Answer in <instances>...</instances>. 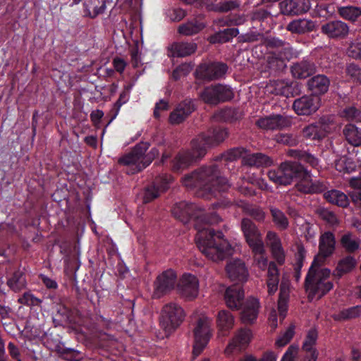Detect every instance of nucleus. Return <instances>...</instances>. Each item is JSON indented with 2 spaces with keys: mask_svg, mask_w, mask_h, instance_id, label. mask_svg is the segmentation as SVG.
I'll return each mask as SVG.
<instances>
[{
  "mask_svg": "<svg viewBox=\"0 0 361 361\" xmlns=\"http://www.w3.org/2000/svg\"><path fill=\"white\" fill-rule=\"evenodd\" d=\"M318 337L317 331L314 329H311L305 338V340L302 344V350L309 352L317 350L316 348H314L316 344V341Z\"/></svg>",
  "mask_w": 361,
  "mask_h": 361,
  "instance_id": "54",
  "label": "nucleus"
},
{
  "mask_svg": "<svg viewBox=\"0 0 361 361\" xmlns=\"http://www.w3.org/2000/svg\"><path fill=\"white\" fill-rule=\"evenodd\" d=\"M130 88V85L126 86L124 90L120 94L118 99L114 104V107L116 109L115 116L117 115L121 106L129 100Z\"/></svg>",
  "mask_w": 361,
  "mask_h": 361,
  "instance_id": "60",
  "label": "nucleus"
},
{
  "mask_svg": "<svg viewBox=\"0 0 361 361\" xmlns=\"http://www.w3.org/2000/svg\"><path fill=\"white\" fill-rule=\"evenodd\" d=\"M240 228L249 247L263 243L260 231L250 219L243 218L240 221Z\"/></svg>",
  "mask_w": 361,
  "mask_h": 361,
  "instance_id": "19",
  "label": "nucleus"
},
{
  "mask_svg": "<svg viewBox=\"0 0 361 361\" xmlns=\"http://www.w3.org/2000/svg\"><path fill=\"white\" fill-rule=\"evenodd\" d=\"M264 44L267 49H275L277 54H283L284 56H292L293 49L290 44L276 37L266 38Z\"/></svg>",
  "mask_w": 361,
  "mask_h": 361,
  "instance_id": "30",
  "label": "nucleus"
},
{
  "mask_svg": "<svg viewBox=\"0 0 361 361\" xmlns=\"http://www.w3.org/2000/svg\"><path fill=\"white\" fill-rule=\"evenodd\" d=\"M332 318L337 322L350 320L360 317L358 306H353L349 308L343 309L336 314H334Z\"/></svg>",
  "mask_w": 361,
  "mask_h": 361,
  "instance_id": "49",
  "label": "nucleus"
},
{
  "mask_svg": "<svg viewBox=\"0 0 361 361\" xmlns=\"http://www.w3.org/2000/svg\"><path fill=\"white\" fill-rule=\"evenodd\" d=\"M274 90L272 92L277 95L286 97H295L301 92V87L297 82H287L285 80H275L271 83Z\"/></svg>",
  "mask_w": 361,
  "mask_h": 361,
  "instance_id": "24",
  "label": "nucleus"
},
{
  "mask_svg": "<svg viewBox=\"0 0 361 361\" xmlns=\"http://www.w3.org/2000/svg\"><path fill=\"white\" fill-rule=\"evenodd\" d=\"M195 105L191 99H185L178 104L176 108L170 114L169 122L178 125L183 122L194 111Z\"/></svg>",
  "mask_w": 361,
  "mask_h": 361,
  "instance_id": "23",
  "label": "nucleus"
},
{
  "mask_svg": "<svg viewBox=\"0 0 361 361\" xmlns=\"http://www.w3.org/2000/svg\"><path fill=\"white\" fill-rule=\"evenodd\" d=\"M333 120L330 116H322L318 121L305 126L302 136L309 140L320 141L332 131Z\"/></svg>",
  "mask_w": 361,
  "mask_h": 361,
  "instance_id": "11",
  "label": "nucleus"
},
{
  "mask_svg": "<svg viewBox=\"0 0 361 361\" xmlns=\"http://www.w3.org/2000/svg\"><path fill=\"white\" fill-rule=\"evenodd\" d=\"M238 34L239 30L238 28H226L211 35L209 37V41L212 44H223L229 42Z\"/></svg>",
  "mask_w": 361,
  "mask_h": 361,
  "instance_id": "41",
  "label": "nucleus"
},
{
  "mask_svg": "<svg viewBox=\"0 0 361 361\" xmlns=\"http://www.w3.org/2000/svg\"><path fill=\"white\" fill-rule=\"evenodd\" d=\"M149 147V143L147 142H141L137 144L133 149L128 154L119 158L118 162L121 165L132 167V174L137 173L145 169L142 165L144 164V154Z\"/></svg>",
  "mask_w": 361,
  "mask_h": 361,
  "instance_id": "10",
  "label": "nucleus"
},
{
  "mask_svg": "<svg viewBox=\"0 0 361 361\" xmlns=\"http://www.w3.org/2000/svg\"><path fill=\"white\" fill-rule=\"evenodd\" d=\"M25 272L22 270L16 271L8 279L7 285L14 292H19L26 286Z\"/></svg>",
  "mask_w": 361,
  "mask_h": 361,
  "instance_id": "43",
  "label": "nucleus"
},
{
  "mask_svg": "<svg viewBox=\"0 0 361 361\" xmlns=\"http://www.w3.org/2000/svg\"><path fill=\"white\" fill-rule=\"evenodd\" d=\"M298 161H285L280 164L277 169L269 170L267 173L269 179L279 185H290L295 174L300 170Z\"/></svg>",
  "mask_w": 361,
  "mask_h": 361,
  "instance_id": "8",
  "label": "nucleus"
},
{
  "mask_svg": "<svg viewBox=\"0 0 361 361\" xmlns=\"http://www.w3.org/2000/svg\"><path fill=\"white\" fill-rule=\"evenodd\" d=\"M42 299L35 297L30 291L25 292L18 299V302L30 307L31 309L35 307H42Z\"/></svg>",
  "mask_w": 361,
  "mask_h": 361,
  "instance_id": "51",
  "label": "nucleus"
},
{
  "mask_svg": "<svg viewBox=\"0 0 361 361\" xmlns=\"http://www.w3.org/2000/svg\"><path fill=\"white\" fill-rule=\"evenodd\" d=\"M281 13L286 16H300L307 13L311 4L309 0H283L280 4Z\"/></svg>",
  "mask_w": 361,
  "mask_h": 361,
  "instance_id": "21",
  "label": "nucleus"
},
{
  "mask_svg": "<svg viewBox=\"0 0 361 361\" xmlns=\"http://www.w3.org/2000/svg\"><path fill=\"white\" fill-rule=\"evenodd\" d=\"M330 85V80L322 74H318L310 78L307 82V89L312 94L318 97L327 92Z\"/></svg>",
  "mask_w": 361,
  "mask_h": 361,
  "instance_id": "27",
  "label": "nucleus"
},
{
  "mask_svg": "<svg viewBox=\"0 0 361 361\" xmlns=\"http://www.w3.org/2000/svg\"><path fill=\"white\" fill-rule=\"evenodd\" d=\"M348 56L355 59H361V43L351 42L347 49Z\"/></svg>",
  "mask_w": 361,
  "mask_h": 361,
  "instance_id": "62",
  "label": "nucleus"
},
{
  "mask_svg": "<svg viewBox=\"0 0 361 361\" xmlns=\"http://www.w3.org/2000/svg\"><path fill=\"white\" fill-rule=\"evenodd\" d=\"M291 118L286 115L271 114L261 117L256 121V125L264 130H281L291 126Z\"/></svg>",
  "mask_w": 361,
  "mask_h": 361,
  "instance_id": "15",
  "label": "nucleus"
},
{
  "mask_svg": "<svg viewBox=\"0 0 361 361\" xmlns=\"http://www.w3.org/2000/svg\"><path fill=\"white\" fill-rule=\"evenodd\" d=\"M205 156V150L197 146L195 141L190 142V149H181L171 161V170L181 173Z\"/></svg>",
  "mask_w": 361,
  "mask_h": 361,
  "instance_id": "4",
  "label": "nucleus"
},
{
  "mask_svg": "<svg viewBox=\"0 0 361 361\" xmlns=\"http://www.w3.org/2000/svg\"><path fill=\"white\" fill-rule=\"evenodd\" d=\"M216 96L217 94L215 85L208 86L205 87L202 92L200 93V97L201 99L209 104H218Z\"/></svg>",
  "mask_w": 361,
  "mask_h": 361,
  "instance_id": "52",
  "label": "nucleus"
},
{
  "mask_svg": "<svg viewBox=\"0 0 361 361\" xmlns=\"http://www.w3.org/2000/svg\"><path fill=\"white\" fill-rule=\"evenodd\" d=\"M320 265L321 264H317V259H314L306 276L305 286L310 300H312L316 295L321 298L334 287L333 283L328 281L330 269H320Z\"/></svg>",
  "mask_w": 361,
  "mask_h": 361,
  "instance_id": "3",
  "label": "nucleus"
},
{
  "mask_svg": "<svg viewBox=\"0 0 361 361\" xmlns=\"http://www.w3.org/2000/svg\"><path fill=\"white\" fill-rule=\"evenodd\" d=\"M290 71L295 78L305 79L316 72V66L313 62L303 60L294 63Z\"/></svg>",
  "mask_w": 361,
  "mask_h": 361,
  "instance_id": "29",
  "label": "nucleus"
},
{
  "mask_svg": "<svg viewBox=\"0 0 361 361\" xmlns=\"http://www.w3.org/2000/svg\"><path fill=\"white\" fill-rule=\"evenodd\" d=\"M228 66L224 63H205L200 64L196 69V77L207 81L218 80L226 74Z\"/></svg>",
  "mask_w": 361,
  "mask_h": 361,
  "instance_id": "14",
  "label": "nucleus"
},
{
  "mask_svg": "<svg viewBox=\"0 0 361 361\" xmlns=\"http://www.w3.org/2000/svg\"><path fill=\"white\" fill-rule=\"evenodd\" d=\"M178 289L182 297L188 300H192L197 296L199 281L195 276L185 274L180 281Z\"/></svg>",
  "mask_w": 361,
  "mask_h": 361,
  "instance_id": "20",
  "label": "nucleus"
},
{
  "mask_svg": "<svg viewBox=\"0 0 361 361\" xmlns=\"http://www.w3.org/2000/svg\"><path fill=\"white\" fill-rule=\"evenodd\" d=\"M243 165L254 167L269 166L272 164L271 159L262 153H253L243 156Z\"/></svg>",
  "mask_w": 361,
  "mask_h": 361,
  "instance_id": "31",
  "label": "nucleus"
},
{
  "mask_svg": "<svg viewBox=\"0 0 361 361\" xmlns=\"http://www.w3.org/2000/svg\"><path fill=\"white\" fill-rule=\"evenodd\" d=\"M317 213L321 219L331 225H334L338 223L336 214L327 209L319 208L317 210Z\"/></svg>",
  "mask_w": 361,
  "mask_h": 361,
  "instance_id": "58",
  "label": "nucleus"
},
{
  "mask_svg": "<svg viewBox=\"0 0 361 361\" xmlns=\"http://www.w3.org/2000/svg\"><path fill=\"white\" fill-rule=\"evenodd\" d=\"M215 88L218 104L231 100L233 97V92L230 87L218 84L215 85Z\"/></svg>",
  "mask_w": 361,
  "mask_h": 361,
  "instance_id": "53",
  "label": "nucleus"
},
{
  "mask_svg": "<svg viewBox=\"0 0 361 361\" xmlns=\"http://www.w3.org/2000/svg\"><path fill=\"white\" fill-rule=\"evenodd\" d=\"M298 345H290L283 355L281 361H294L298 353Z\"/></svg>",
  "mask_w": 361,
  "mask_h": 361,
  "instance_id": "64",
  "label": "nucleus"
},
{
  "mask_svg": "<svg viewBox=\"0 0 361 361\" xmlns=\"http://www.w3.org/2000/svg\"><path fill=\"white\" fill-rule=\"evenodd\" d=\"M325 199L330 203L341 207H347L349 205L348 196L338 190H331L324 193Z\"/></svg>",
  "mask_w": 361,
  "mask_h": 361,
  "instance_id": "42",
  "label": "nucleus"
},
{
  "mask_svg": "<svg viewBox=\"0 0 361 361\" xmlns=\"http://www.w3.org/2000/svg\"><path fill=\"white\" fill-rule=\"evenodd\" d=\"M294 336V326H290L285 333L280 336L276 341V345L279 347H283L288 344Z\"/></svg>",
  "mask_w": 361,
  "mask_h": 361,
  "instance_id": "61",
  "label": "nucleus"
},
{
  "mask_svg": "<svg viewBox=\"0 0 361 361\" xmlns=\"http://www.w3.org/2000/svg\"><path fill=\"white\" fill-rule=\"evenodd\" d=\"M356 265V260L351 256L341 259L334 271V276L341 278L343 275L351 271Z\"/></svg>",
  "mask_w": 361,
  "mask_h": 361,
  "instance_id": "44",
  "label": "nucleus"
},
{
  "mask_svg": "<svg viewBox=\"0 0 361 361\" xmlns=\"http://www.w3.org/2000/svg\"><path fill=\"white\" fill-rule=\"evenodd\" d=\"M226 272L232 281L243 282L247 280L248 276V271L245 263L239 259H233L227 264Z\"/></svg>",
  "mask_w": 361,
  "mask_h": 361,
  "instance_id": "26",
  "label": "nucleus"
},
{
  "mask_svg": "<svg viewBox=\"0 0 361 361\" xmlns=\"http://www.w3.org/2000/svg\"><path fill=\"white\" fill-rule=\"evenodd\" d=\"M244 292L240 286L233 285L228 287L224 294V300L228 308L237 310L242 305Z\"/></svg>",
  "mask_w": 361,
  "mask_h": 361,
  "instance_id": "25",
  "label": "nucleus"
},
{
  "mask_svg": "<svg viewBox=\"0 0 361 361\" xmlns=\"http://www.w3.org/2000/svg\"><path fill=\"white\" fill-rule=\"evenodd\" d=\"M336 240L334 235L327 231L323 233L319 238V254L314 258L317 264H322L324 259L331 256L335 250Z\"/></svg>",
  "mask_w": 361,
  "mask_h": 361,
  "instance_id": "22",
  "label": "nucleus"
},
{
  "mask_svg": "<svg viewBox=\"0 0 361 361\" xmlns=\"http://www.w3.org/2000/svg\"><path fill=\"white\" fill-rule=\"evenodd\" d=\"M176 283L175 272L169 269L164 271L157 277L154 282V298H160L173 289Z\"/></svg>",
  "mask_w": 361,
  "mask_h": 361,
  "instance_id": "16",
  "label": "nucleus"
},
{
  "mask_svg": "<svg viewBox=\"0 0 361 361\" xmlns=\"http://www.w3.org/2000/svg\"><path fill=\"white\" fill-rule=\"evenodd\" d=\"M338 13L346 20L355 22L361 16V8L353 6H339Z\"/></svg>",
  "mask_w": 361,
  "mask_h": 361,
  "instance_id": "47",
  "label": "nucleus"
},
{
  "mask_svg": "<svg viewBox=\"0 0 361 361\" xmlns=\"http://www.w3.org/2000/svg\"><path fill=\"white\" fill-rule=\"evenodd\" d=\"M84 7L85 16L94 18L104 11L106 4L99 0H89L84 4Z\"/></svg>",
  "mask_w": 361,
  "mask_h": 361,
  "instance_id": "45",
  "label": "nucleus"
},
{
  "mask_svg": "<svg viewBox=\"0 0 361 361\" xmlns=\"http://www.w3.org/2000/svg\"><path fill=\"white\" fill-rule=\"evenodd\" d=\"M320 32L329 39L340 40L347 38L350 33V27L344 21L332 20L322 24Z\"/></svg>",
  "mask_w": 361,
  "mask_h": 361,
  "instance_id": "12",
  "label": "nucleus"
},
{
  "mask_svg": "<svg viewBox=\"0 0 361 361\" xmlns=\"http://www.w3.org/2000/svg\"><path fill=\"white\" fill-rule=\"evenodd\" d=\"M288 298V290L286 288L281 287L279 298L278 301V309L280 317L282 319H284L286 315Z\"/></svg>",
  "mask_w": 361,
  "mask_h": 361,
  "instance_id": "56",
  "label": "nucleus"
},
{
  "mask_svg": "<svg viewBox=\"0 0 361 361\" xmlns=\"http://www.w3.org/2000/svg\"><path fill=\"white\" fill-rule=\"evenodd\" d=\"M242 209L244 214L250 216L257 222H264L266 219V213L259 206L247 203L243 205Z\"/></svg>",
  "mask_w": 361,
  "mask_h": 361,
  "instance_id": "46",
  "label": "nucleus"
},
{
  "mask_svg": "<svg viewBox=\"0 0 361 361\" xmlns=\"http://www.w3.org/2000/svg\"><path fill=\"white\" fill-rule=\"evenodd\" d=\"M340 243L348 253H354L360 249V239L351 232L344 233L341 238Z\"/></svg>",
  "mask_w": 361,
  "mask_h": 361,
  "instance_id": "39",
  "label": "nucleus"
},
{
  "mask_svg": "<svg viewBox=\"0 0 361 361\" xmlns=\"http://www.w3.org/2000/svg\"><path fill=\"white\" fill-rule=\"evenodd\" d=\"M356 164L354 161L348 157H342L335 161V169L339 171L350 173L355 171Z\"/></svg>",
  "mask_w": 361,
  "mask_h": 361,
  "instance_id": "50",
  "label": "nucleus"
},
{
  "mask_svg": "<svg viewBox=\"0 0 361 361\" xmlns=\"http://www.w3.org/2000/svg\"><path fill=\"white\" fill-rule=\"evenodd\" d=\"M276 140L279 143L289 146H295L298 144V138L293 134H280L276 136Z\"/></svg>",
  "mask_w": 361,
  "mask_h": 361,
  "instance_id": "59",
  "label": "nucleus"
},
{
  "mask_svg": "<svg viewBox=\"0 0 361 361\" xmlns=\"http://www.w3.org/2000/svg\"><path fill=\"white\" fill-rule=\"evenodd\" d=\"M182 183L189 189L197 188L206 192L225 190L228 188V180L221 175L215 164L204 165L182 178Z\"/></svg>",
  "mask_w": 361,
  "mask_h": 361,
  "instance_id": "2",
  "label": "nucleus"
},
{
  "mask_svg": "<svg viewBox=\"0 0 361 361\" xmlns=\"http://www.w3.org/2000/svg\"><path fill=\"white\" fill-rule=\"evenodd\" d=\"M269 210L272 221L275 226L279 230H286L289 226V221L285 214L281 210L274 207H271Z\"/></svg>",
  "mask_w": 361,
  "mask_h": 361,
  "instance_id": "48",
  "label": "nucleus"
},
{
  "mask_svg": "<svg viewBox=\"0 0 361 361\" xmlns=\"http://www.w3.org/2000/svg\"><path fill=\"white\" fill-rule=\"evenodd\" d=\"M320 106V99L313 94L304 95L295 99L293 109L298 115L308 116L316 112Z\"/></svg>",
  "mask_w": 361,
  "mask_h": 361,
  "instance_id": "17",
  "label": "nucleus"
},
{
  "mask_svg": "<svg viewBox=\"0 0 361 361\" xmlns=\"http://www.w3.org/2000/svg\"><path fill=\"white\" fill-rule=\"evenodd\" d=\"M216 323L219 331L221 332L222 336H226V332L233 327V316L227 310H221L218 313Z\"/></svg>",
  "mask_w": 361,
  "mask_h": 361,
  "instance_id": "35",
  "label": "nucleus"
},
{
  "mask_svg": "<svg viewBox=\"0 0 361 361\" xmlns=\"http://www.w3.org/2000/svg\"><path fill=\"white\" fill-rule=\"evenodd\" d=\"M314 29L315 23L306 18L292 20L286 27L287 30L296 34L310 32L314 30Z\"/></svg>",
  "mask_w": 361,
  "mask_h": 361,
  "instance_id": "32",
  "label": "nucleus"
},
{
  "mask_svg": "<svg viewBox=\"0 0 361 361\" xmlns=\"http://www.w3.org/2000/svg\"><path fill=\"white\" fill-rule=\"evenodd\" d=\"M270 250L273 258L276 259L278 264H283L285 262V252L282 244L271 248Z\"/></svg>",
  "mask_w": 361,
  "mask_h": 361,
  "instance_id": "63",
  "label": "nucleus"
},
{
  "mask_svg": "<svg viewBox=\"0 0 361 361\" xmlns=\"http://www.w3.org/2000/svg\"><path fill=\"white\" fill-rule=\"evenodd\" d=\"M211 321L205 316L198 317L193 324V349L194 357L199 356L207 345L211 337Z\"/></svg>",
  "mask_w": 361,
  "mask_h": 361,
  "instance_id": "6",
  "label": "nucleus"
},
{
  "mask_svg": "<svg viewBox=\"0 0 361 361\" xmlns=\"http://www.w3.org/2000/svg\"><path fill=\"white\" fill-rule=\"evenodd\" d=\"M245 150L243 147L231 149L221 154V158L225 161H233L243 157Z\"/></svg>",
  "mask_w": 361,
  "mask_h": 361,
  "instance_id": "57",
  "label": "nucleus"
},
{
  "mask_svg": "<svg viewBox=\"0 0 361 361\" xmlns=\"http://www.w3.org/2000/svg\"><path fill=\"white\" fill-rule=\"evenodd\" d=\"M300 170L295 174V179L298 182L295 185L298 191L305 194L319 193L325 190L326 188L324 182L319 180H313L311 178V173L307 169L299 163Z\"/></svg>",
  "mask_w": 361,
  "mask_h": 361,
  "instance_id": "9",
  "label": "nucleus"
},
{
  "mask_svg": "<svg viewBox=\"0 0 361 361\" xmlns=\"http://www.w3.org/2000/svg\"><path fill=\"white\" fill-rule=\"evenodd\" d=\"M253 254L254 263L260 269L265 270L269 266L264 243L250 247Z\"/></svg>",
  "mask_w": 361,
  "mask_h": 361,
  "instance_id": "40",
  "label": "nucleus"
},
{
  "mask_svg": "<svg viewBox=\"0 0 361 361\" xmlns=\"http://www.w3.org/2000/svg\"><path fill=\"white\" fill-rule=\"evenodd\" d=\"M291 56H284L283 54H277L276 51H269L267 55V62L270 69L275 72H281L286 68V61Z\"/></svg>",
  "mask_w": 361,
  "mask_h": 361,
  "instance_id": "33",
  "label": "nucleus"
},
{
  "mask_svg": "<svg viewBox=\"0 0 361 361\" xmlns=\"http://www.w3.org/2000/svg\"><path fill=\"white\" fill-rule=\"evenodd\" d=\"M185 317L183 309L175 302L166 304L161 310L159 323L166 336L174 332Z\"/></svg>",
  "mask_w": 361,
  "mask_h": 361,
  "instance_id": "5",
  "label": "nucleus"
},
{
  "mask_svg": "<svg viewBox=\"0 0 361 361\" xmlns=\"http://www.w3.org/2000/svg\"><path fill=\"white\" fill-rule=\"evenodd\" d=\"M252 336V332L249 329L244 328L238 330L226 346L224 353L229 355L235 351L240 352L245 350L249 345Z\"/></svg>",
  "mask_w": 361,
  "mask_h": 361,
  "instance_id": "18",
  "label": "nucleus"
},
{
  "mask_svg": "<svg viewBox=\"0 0 361 361\" xmlns=\"http://www.w3.org/2000/svg\"><path fill=\"white\" fill-rule=\"evenodd\" d=\"M259 302L255 298H247L241 312V320L244 324H252L257 319Z\"/></svg>",
  "mask_w": 361,
  "mask_h": 361,
  "instance_id": "28",
  "label": "nucleus"
},
{
  "mask_svg": "<svg viewBox=\"0 0 361 361\" xmlns=\"http://www.w3.org/2000/svg\"><path fill=\"white\" fill-rule=\"evenodd\" d=\"M288 155L294 159H297L301 161L308 164L314 169H318L319 166V159L313 154L307 151L300 149H290L288 152Z\"/></svg>",
  "mask_w": 361,
  "mask_h": 361,
  "instance_id": "38",
  "label": "nucleus"
},
{
  "mask_svg": "<svg viewBox=\"0 0 361 361\" xmlns=\"http://www.w3.org/2000/svg\"><path fill=\"white\" fill-rule=\"evenodd\" d=\"M195 209V205L183 201L173 206L172 214L183 224H187L194 216V226L197 231L196 243L207 258L217 262L231 255L233 247L223 233L210 228V225L219 223L221 220V217L216 213L196 214Z\"/></svg>",
  "mask_w": 361,
  "mask_h": 361,
  "instance_id": "1",
  "label": "nucleus"
},
{
  "mask_svg": "<svg viewBox=\"0 0 361 361\" xmlns=\"http://www.w3.org/2000/svg\"><path fill=\"white\" fill-rule=\"evenodd\" d=\"M206 27L205 23L194 18L179 25L178 32L185 36H191L199 33Z\"/></svg>",
  "mask_w": 361,
  "mask_h": 361,
  "instance_id": "36",
  "label": "nucleus"
},
{
  "mask_svg": "<svg viewBox=\"0 0 361 361\" xmlns=\"http://www.w3.org/2000/svg\"><path fill=\"white\" fill-rule=\"evenodd\" d=\"M197 45L192 42H176L171 45L169 50L173 57H185L194 53Z\"/></svg>",
  "mask_w": 361,
  "mask_h": 361,
  "instance_id": "34",
  "label": "nucleus"
},
{
  "mask_svg": "<svg viewBox=\"0 0 361 361\" xmlns=\"http://www.w3.org/2000/svg\"><path fill=\"white\" fill-rule=\"evenodd\" d=\"M343 134L348 144L353 147L361 146V129L354 124H347L343 129Z\"/></svg>",
  "mask_w": 361,
  "mask_h": 361,
  "instance_id": "37",
  "label": "nucleus"
},
{
  "mask_svg": "<svg viewBox=\"0 0 361 361\" xmlns=\"http://www.w3.org/2000/svg\"><path fill=\"white\" fill-rule=\"evenodd\" d=\"M240 6V1L239 0H227L224 1H220L217 3V8H216V12L227 13L228 11L238 8Z\"/></svg>",
  "mask_w": 361,
  "mask_h": 361,
  "instance_id": "55",
  "label": "nucleus"
},
{
  "mask_svg": "<svg viewBox=\"0 0 361 361\" xmlns=\"http://www.w3.org/2000/svg\"><path fill=\"white\" fill-rule=\"evenodd\" d=\"M228 133L226 128L221 127H213L197 135L192 139L197 146L205 150V154L208 149L215 147L221 144L228 137Z\"/></svg>",
  "mask_w": 361,
  "mask_h": 361,
  "instance_id": "7",
  "label": "nucleus"
},
{
  "mask_svg": "<svg viewBox=\"0 0 361 361\" xmlns=\"http://www.w3.org/2000/svg\"><path fill=\"white\" fill-rule=\"evenodd\" d=\"M173 180V177L169 174H161L156 177L152 183L145 188L143 202L149 203L157 198L169 188Z\"/></svg>",
  "mask_w": 361,
  "mask_h": 361,
  "instance_id": "13",
  "label": "nucleus"
}]
</instances>
